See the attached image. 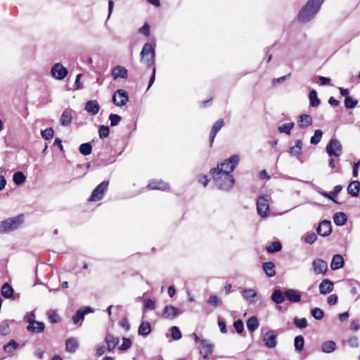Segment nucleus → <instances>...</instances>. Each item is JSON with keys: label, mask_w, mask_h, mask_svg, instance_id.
<instances>
[{"label": "nucleus", "mask_w": 360, "mask_h": 360, "mask_svg": "<svg viewBox=\"0 0 360 360\" xmlns=\"http://www.w3.org/2000/svg\"><path fill=\"white\" fill-rule=\"evenodd\" d=\"M324 0H309L299 13V20L307 22L311 20L319 11Z\"/></svg>", "instance_id": "1"}, {"label": "nucleus", "mask_w": 360, "mask_h": 360, "mask_svg": "<svg viewBox=\"0 0 360 360\" xmlns=\"http://www.w3.org/2000/svg\"><path fill=\"white\" fill-rule=\"evenodd\" d=\"M211 173L215 184L219 189L227 191L233 188L235 179L232 174L216 172V171Z\"/></svg>", "instance_id": "2"}, {"label": "nucleus", "mask_w": 360, "mask_h": 360, "mask_svg": "<svg viewBox=\"0 0 360 360\" xmlns=\"http://www.w3.org/2000/svg\"><path fill=\"white\" fill-rule=\"evenodd\" d=\"M240 157L238 155H231L229 158L225 160L223 162L217 165V168L211 169V172H220L231 174L236 165L238 164Z\"/></svg>", "instance_id": "3"}, {"label": "nucleus", "mask_w": 360, "mask_h": 360, "mask_svg": "<svg viewBox=\"0 0 360 360\" xmlns=\"http://www.w3.org/2000/svg\"><path fill=\"white\" fill-rule=\"evenodd\" d=\"M141 61L148 67L154 65L155 60V46L150 43H146L141 51Z\"/></svg>", "instance_id": "4"}, {"label": "nucleus", "mask_w": 360, "mask_h": 360, "mask_svg": "<svg viewBox=\"0 0 360 360\" xmlns=\"http://www.w3.org/2000/svg\"><path fill=\"white\" fill-rule=\"evenodd\" d=\"M23 220V215L20 214L2 221L0 223V232H9L17 229L22 224Z\"/></svg>", "instance_id": "5"}, {"label": "nucleus", "mask_w": 360, "mask_h": 360, "mask_svg": "<svg viewBox=\"0 0 360 360\" xmlns=\"http://www.w3.org/2000/svg\"><path fill=\"white\" fill-rule=\"evenodd\" d=\"M122 343L120 345V339H107L108 349L114 350L116 347L120 351H125L131 346V339H122Z\"/></svg>", "instance_id": "6"}, {"label": "nucleus", "mask_w": 360, "mask_h": 360, "mask_svg": "<svg viewBox=\"0 0 360 360\" xmlns=\"http://www.w3.org/2000/svg\"><path fill=\"white\" fill-rule=\"evenodd\" d=\"M326 150L330 157H340L342 153V144L336 139H331L326 145Z\"/></svg>", "instance_id": "7"}, {"label": "nucleus", "mask_w": 360, "mask_h": 360, "mask_svg": "<svg viewBox=\"0 0 360 360\" xmlns=\"http://www.w3.org/2000/svg\"><path fill=\"white\" fill-rule=\"evenodd\" d=\"M109 185L108 181H103L97 186L92 191L91 195L88 198L90 202H95L101 200L105 192L107 191Z\"/></svg>", "instance_id": "8"}, {"label": "nucleus", "mask_w": 360, "mask_h": 360, "mask_svg": "<svg viewBox=\"0 0 360 360\" xmlns=\"http://www.w3.org/2000/svg\"><path fill=\"white\" fill-rule=\"evenodd\" d=\"M257 210L259 215L265 217L269 212V197L266 195L260 196L257 201Z\"/></svg>", "instance_id": "9"}, {"label": "nucleus", "mask_w": 360, "mask_h": 360, "mask_svg": "<svg viewBox=\"0 0 360 360\" xmlns=\"http://www.w3.org/2000/svg\"><path fill=\"white\" fill-rule=\"evenodd\" d=\"M311 271L316 276H324L328 271L327 262L320 258L314 259L311 262Z\"/></svg>", "instance_id": "10"}, {"label": "nucleus", "mask_w": 360, "mask_h": 360, "mask_svg": "<svg viewBox=\"0 0 360 360\" xmlns=\"http://www.w3.org/2000/svg\"><path fill=\"white\" fill-rule=\"evenodd\" d=\"M200 349V353L204 359H209V355L212 354L213 345L206 339H195Z\"/></svg>", "instance_id": "11"}, {"label": "nucleus", "mask_w": 360, "mask_h": 360, "mask_svg": "<svg viewBox=\"0 0 360 360\" xmlns=\"http://www.w3.org/2000/svg\"><path fill=\"white\" fill-rule=\"evenodd\" d=\"M68 74V69L60 63H55L51 69V76L58 80L63 79Z\"/></svg>", "instance_id": "12"}, {"label": "nucleus", "mask_w": 360, "mask_h": 360, "mask_svg": "<svg viewBox=\"0 0 360 360\" xmlns=\"http://www.w3.org/2000/svg\"><path fill=\"white\" fill-rule=\"evenodd\" d=\"M129 101V96L123 89L117 90L112 96V102L117 106H123Z\"/></svg>", "instance_id": "13"}, {"label": "nucleus", "mask_w": 360, "mask_h": 360, "mask_svg": "<svg viewBox=\"0 0 360 360\" xmlns=\"http://www.w3.org/2000/svg\"><path fill=\"white\" fill-rule=\"evenodd\" d=\"M241 294L244 300L250 304H255L258 300L257 292L254 289H243Z\"/></svg>", "instance_id": "14"}, {"label": "nucleus", "mask_w": 360, "mask_h": 360, "mask_svg": "<svg viewBox=\"0 0 360 360\" xmlns=\"http://www.w3.org/2000/svg\"><path fill=\"white\" fill-rule=\"evenodd\" d=\"M182 311L172 305H167L163 310V316L167 319H174L182 314Z\"/></svg>", "instance_id": "15"}, {"label": "nucleus", "mask_w": 360, "mask_h": 360, "mask_svg": "<svg viewBox=\"0 0 360 360\" xmlns=\"http://www.w3.org/2000/svg\"><path fill=\"white\" fill-rule=\"evenodd\" d=\"M111 75L114 80L127 79L128 77V71L124 67L117 65L112 68Z\"/></svg>", "instance_id": "16"}, {"label": "nucleus", "mask_w": 360, "mask_h": 360, "mask_svg": "<svg viewBox=\"0 0 360 360\" xmlns=\"http://www.w3.org/2000/svg\"><path fill=\"white\" fill-rule=\"evenodd\" d=\"M317 233L321 236H328L332 231L331 223L330 221H322L317 227Z\"/></svg>", "instance_id": "17"}, {"label": "nucleus", "mask_w": 360, "mask_h": 360, "mask_svg": "<svg viewBox=\"0 0 360 360\" xmlns=\"http://www.w3.org/2000/svg\"><path fill=\"white\" fill-rule=\"evenodd\" d=\"M334 288V283L329 279H323L319 285V292L326 295L331 292Z\"/></svg>", "instance_id": "18"}, {"label": "nucleus", "mask_w": 360, "mask_h": 360, "mask_svg": "<svg viewBox=\"0 0 360 360\" xmlns=\"http://www.w3.org/2000/svg\"><path fill=\"white\" fill-rule=\"evenodd\" d=\"M312 118L309 115H302L298 117L297 124L301 129H306L312 124Z\"/></svg>", "instance_id": "19"}, {"label": "nucleus", "mask_w": 360, "mask_h": 360, "mask_svg": "<svg viewBox=\"0 0 360 360\" xmlns=\"http://www.w3.org/2000/svg\"><path fill=\"white\" fill-rule=\"evenodd\" d=\"M285 296L291 302H299L301 300V293L294 289H288L284 292Z\"/></svg>", "instance_id": "20"}, {"label": "nucleus", "mask_w": 360, "mask_h": 360, "mask_svg": "<svg viewBox=\"0 0 360 360\" xmlns=\"http://www.w3.org/2000/svg\"><path fill=\"white\" fill-rule=\"evenodd\" d=\"M72 120V110L70 109H65L60 117V123L62 126L68 127L70 126Z\"/></svg>", "instance_id": "21"}, {"label": "nucleus", "mask_w": 360, "mask_h": 360, "mask_svg": "<svg viewBox=\"0 0 360 360\" xmlns=\"http://www.w3.org/2000/svg\"><path fill=\"white\" fill-rule=\"evenodd\" d=\"M148 186L153 190L165 191L169 188V184L161 180H151Z\"/></svg>", "instance_id": "22"}, {"label": "nucleus", "mask_w": 360, "mask_h": 360, "mask_svg": "<svg viewBox=\"0 0 360 360\" xmlns=\"http://www.w3.org/2000/svg\"><path fill=\"white\" fill-rule=\"evenodd\" d=\"M344 266V259L342 255L337 254L333 255L330 263L332 270H338Z\"/></svg>", "instance_id": "23"}, {"label": "nucleus", "mask_w": 360, "mask_h": 360, "mask_svg": "<svg viewBox=\"0 0 360 360\" xmlns=\"http://www.w3.org/2000/svg\"><path fill=\"white\" fill-rule=\"evenodd\" d=\"M92 309L91 307H86L84 309H79L77 310L75 315L72 316V321L75 324H77L79 322L83 321L84 317L86 314L89 312H91Z\"/></svg>", "instance_id": "24"}, {"label": "nucleus", "mask_w": 360, "mask_h": 360, "mask_svg": "<svg viewBox=\"0 0 360 360\" xmlns=\"http://www.w3.org/2000/svg\"><path fill=\"white\" fill-rule=\"evenodd\" d=\"M100 109V106L98 103L94 100V101H89L86 103L85 110L90 113L92 115H96Z\"/></svg>", "instance_id": "25"}, {"label": "nucleus", "mask_w": 360, "mask_h": 360, "mask_svg": "<svg viewBox=\"0 0 360 360\" xmlns=\"http://www.w3.org/2000/svg\"><path fill=\"white\" fill-rule=\"evenodd\" d=\"M360 191V182L359 181H352L347 187V192L353 197H357Z\"/></svg>", "instance_id": "26"}, {"label": "nucleus", "mask_w": 360, "mask_h": 360, "mask_svg": "<svg viewBox=\"0 0 360 360\" xmlns=\"http://www.w3.org/2000/svg\"><path fill=\"white\" fill-rule=\"evenodd\" d=\"M224 126V120H218L213 125L211 132H210V143L212 144L214 141V139L218 133V131L221 129V128Z\"/></svg>", "instance_id": "27"}, {"label": "nucleus", "mask_w": 360, "mask_h": 360, "mask_svg": "<svg viewBox=\"0 0 360 360\" xmlns=\"http://www.w3.org/2000/svg\"><path fill=\"white\" fill-rule=\"evenodd\" d=\"M347 216L344 212H340L334 214L333 221L337 226H343L347 222Z\"/></svg>", "instance_id": "28"}, {"label": "nucleus", "mask_w": 360, "mask_h": 360, "mask_svg": "<svg viewBox=\"0 0 360 360\" xmlns=\"http://www.w3.org/2000/svg\"><path fill=\"white\" fill-rule=\"evenodd\" d=\"M263 270L269 277H273L276 274L275 266L273 262H267L263 264Z\"/></svg>", "instance_id": "29"}, {"label": "nucleus", "mask_w": 360, "mask_h": 360, "mask_svg": "<svg viewBox=\"0 0 360 360\" xmlns=\"http://www.w3.org/2000/svg\"><path fill=\"white\" fill-rule=\"evenodd\" d=\"M66 350L68 352L73 353L79 347V342L77 339H67Z\"/></svg>", "instance_id": "30"}, {"label": "nucleus", "mask_w": 360, "mask_h": 360, "mask_svg": "<svg viewBox=\"0 0 360 360\" xmlns=\"http://www.w3.org/2000/svg\"><path fill=\"white\" fill-rule=\"evenodd\" d=\"M336 344L333 340H328L322 343L321 350L325 353H330L335 349Z\"/></svg>", "instance_id": "31"}, {"label": "nucleus", "mask_w": 360, "mask_h": 360, "mask_svg": "<svg viewBox=\"0 0 360 360\" xmlns=\"http://www.w3.org/2000/svg\"><path fill=\"white\" fill-rule=\"evenodd\" d=\"M285 295L280 290H275L271 295V300L276 304H281L285 300Z\"/></svg>", "instance_id": "32"}, {"label": "nucleus", "mask_w": 360, "mask_h": 360, "mask_svg": "<svg viewBox=\"0 0 360 360\" xmlns=\"http://www.w3.org/2000/svg\"><path fill=\"white\" fill-rule=\"evenodd\" d=\"M258 327L259 321L256 316H251L248 319L247 321V328L250 331L253 332L257 330Z\"/></svg>", "instance_id": "33"}, {"label": "nucleus", "mask_w": 360, "mask_h": 360, "mask_svg": "<svg viewBox=\"0 0 360 360\" xmlns=\"http://www.w3.org/2000/svg\"><path fill=\"white\" fill-rule=\"evenodd\" d=\"M41 325H37V324H27V330L30 332L34 333H39L42 332L44 330V323L43 322H41Z\"/></svg>", "instance_id": "34"}, {"label": "nucleus", "mask_w": 360, "mask_h": 360, "mask_svg": "<svg viewBox=\"0 0 360 360\" xmlns=\"http://www.w3.org/2000/svg\"><path fill=\"white\" fill-rule=\"evenodd\" d=\"M302 143L301 140H297L294 146L290 148L291 155L297 156L301 153Z\"/></svg>", "instance_id": "35"}, {"label": "nucleus", "mask_w": 360, "mask_h": 360, "mask_svg": "<svg viewBox=\"0 0 360 360\" xmlns=\"http://www.w3.org/2000/svg\"><path fill=\"white\" fill-rule=\"evenodd\" d=\"M13 180L16 185H22L25 182L26 176L22 172H16L13 174Z\"/></svg>", "instance_id": "36"}, {"label": "nucleus", "mask_w": 360, "mask_h": 360, "mask_svg": "<svg viewBox=\"0 0 360 360\" xmlns=\"http://www.w3.org/2000/svg\"><path fill=\"white\" fill-rule=\"evenodd\" d=\"M150 323L148 322H143L139 328V335L143 336L147 335L150 333Z\"/></svg>", "instance_id": "37"}, {"label": "nucleus", "mask_w": 360, "mask_h": 360, "mask_svg": "<svg viewBox=\"0 0 360 360\" xmlns=\"http://www.w3.org/2000/svg\"><path fill=\"white\" fill-rule=\"evenodd\" d=\"M310 105L312 107H318L320 104V100L317 96V93L315 90L310 91L309 95Z\"/></svg>", "instance_id": "38"}, {"label": "nucleus", "mask_w": 360, "mask_h": 360, "mask_svg": "<svg viewBox=\"0 0 360 360\" xmlns=\"http://www.w3.org/2000/svg\"><path fill=\"white\" fill-rule=\"evenodd\" d=\"M13 294V290L8 283H4L1 288V295L6 298H10Z\"/></svg>", "instance_id": "39"}, {"label": "nucleus", "mask_w": 360, "mask_h": 360, "mask_svg": "<svg viewBox=\"0 0 360 360\" xmlns=\"http://www.w3.org/2000/svg\"><path fill=\"white\" fill-rule=\"evenodd\" d=\"M294 125L295 124L293 122L285 123L280 126L278 130L279 131L280 133H284L289 135Z\"/></svg>", "instance_id": "40"}, {"label": "nucleus", "mask_w": 360, "mask_h": 360, "mask_svg": "<svg viewBox=\"0 0 360 360\" xmlns=\"http://www.w3.org/2000/svg\"><path fill=\"white\" fill-rule=\"evenodd\" d=\"M323 136V132L320 129H316L314 131V135L310 139V143L313 145L318 144Z\"/></svg>", "instance_id": "41"}, {"label": "nucleus", "mask_w": 360, "mask_h": 360, "mask_svg": "<svg viewBox=\"0 0 360 360\" xmlns=\"http://www.w3.org/2000/svg\"><path fill=\"white\" fill-rule=\"evenodd\" d=\"M79 152L84 155H90L92 152V146L89 143H82L79 146Z\"/></svg>", "instance_id": "42"}, {"label": "nucleus", "mask_w": 360, "mask_h": 360, "mask_svg": "<svg viewBox=\"0 0 360 360\" xmlns=\"http://www.w3.org/2000/svg\"><path fill=\"white\" fill-rule=\"evenodd\" d=\"M36 316L34 313V311L27 312L25 316V321L30 324H37V325H41L40 321H37L35 320Z\"/></svg>", "instance_id": "43"}, {"label": "nucleus", "mask_w": 360, "mask_h": 360, "mask_svg": "<svg viewBox=\"0 0 360 360\" xmlns=\"http://www.w3.org/2000/svg\"><path fill=\"white\" fill-rule=\"evenodd\" d=\"M281 244L279 242L274 241L266 247V250L269 252L274 253L280 251L281 250Z\"/></svg>", "instance_id": "44"}, {"label": "nucleus", "mask_w": 360, "mask_h": 360, "mask_svg": "<svg viewBox=\"0 0 360 360\" xmlns=\"http://www.w3.org/2000/svg\"><path fill=\"white\" fill-rule=\"evenodd\" d=\"M358 103V101L351 96H347L345 99V108L348 109H352L356 107Z\"/></svg>", "instance_id": "45"}, {"label": "nucleus", "mask_w": 360, "mask_h": 360, "mask_svg": "<svg viewBox=\"0 0 360 360\" xmlns=\"http://www.w3.org/2000/svg\"><path fill=\"white\" fill-rule=\"evenodd\" d=\"M18 347V343L14 340H11L8 344L4 346L6 352H12Z\"/></svg>", "instance_id": "46"}, {"label": "nucleus", "mask_w": 360, "mask_h": 360, "mask_svg": "<svg viewBox=\"0 0 360 360\" xmlns=\"http://www.w3.org/2000/svg\"><path fill=\"white\" fill-rule=\"evenodd\" d=\"M53 134L54 131L51 127L41 131V136L46 140L51 139L53 136Z\"/></svg>", "instance_id": "47"}, {"label": "nucleus", "mask_w": 360, "mask_h": 360, "mask_svg": "<svg viewBox=\"0 0 360 360\" xmlns=\"http://www.w3.org/2000/svg\"><path fill=\"white\" fill-rule=\"evenodd\" d=\"M10 326L7 323H2L0 324V335L6 336L10 334Z\"/></svg>", "instance_id": "48"}, {"label": "nucleus", "mask_w": 360, "mask_h": 360, "mask_svg": "<svg viewBox=\"0 0 360 360\" xmlns=\"http://www.w3.org/2000/svg\"><path fill=\"white\" fill-rule=\"evenodd\" d=\"M311 313L312 316L317 320L321 319L323 316V310L319 308H317V307L311 309Z\"/></svg>", "instance_id": "49"}, {"label": "nucleus", "mask_w": 360, "mask_h": 360, "mask_svg": "<svg viewBox=\"0 0 360 360\" xmlns=\"http://www.w3.org/2000/svg\"><path fill=\"white\" fill-rule=\"evenodd\" d=\"M99 136L101 139H104L108 136L109 135V127L108 126L101 125L99 127Z\"/></svg>", "instance_id": "50"}, {"label": "nucleus", "mask_w": 360, "mask_h": 360, "mask_svg": "<svg viewBox=\"0 0 360 360\" xmlns=\"http://www.w3.org/2000/svg\"><path fill=\"white\" fill-rule=\"evenodd\" d=\"M109 120L110 121V125L114 127L117 126L120 123L121 121V117L116 114H110L109 116Z\"/></svg>", "instance_id": "51"}, {"label": "nucleus", "mask_w": 360, "mask_h": 360, "mask_svg": "<svg viewBox=\"0 0 360 360\" xmlns=\"http://www.w3.org/2000/svg\"><path fill=\"white\" fill-rule=\"evenodd\" d=\"M207 303L214 307H218L220 305V300L217 295H211L208 300Z\"/></svg>", "instance_id": "52"}, {"label": "nucleus", "mask_w": 360, "mask_h": 360, "mask_svg": "<svg viewBox=\"0 0 360 360\" xmlns=\"http://www.w3.org/2000/svg\"><path fill=\"white\" fill-rule=\"evenodd\" d=\"M145 309L154 310L155 309V301L151 299H146L144 301Z\"/></svg>", "instance_id": "53"}, {"label": "nucleus", "mask_w": 360, "mask_h": 360, "mask_svg": "<svg viewBox=\"0 0 360 360\" xmlns=\"http://www.w3.org/2000/svg\"><path fill=\"white\" fill-rule=\"evenodd\" d=\"M49 319L51 323H55L59 322L60 316L55 311H50L49 312Z\"/></svg>", "instance_id": "54"}, {"label": "nucleus", "mask_w": 360, "mask_h": 360, "mask_svg": "<svg viewBox=\"0 0 360 360\" xmlns=\"http://www.w3.org/2000/svg\"><path fill=\"white\" fill-rule=\"evenodd\" d=\"M317 239V236L314 233H308L305 238V243L308 244H313Z\"/></svg>", "instance_id": "55"}, {"label": "nucleus", "mask_w": 360, "mask_h": 360, "mask_svg": "<svg viewBox=\"0 0 360 360\" xmlns=\"http://www.w3.org/2000/svg\"><path fill=\"white\" fill-rule=\"evenodd\" d=\"M233 327L238 333H242L244 328L243 321L240 319L236 321L233 323Z\"/></svg>", "instance_id": "56"}, {"label": "nucleus", "mask_w": 360, "mask_h": 360, "mask_svg": "<svg viewBox=\"0 0 360 360\" xmlns=\"http://www.w3.org/2000/svg\"><path fill=\"white\" fill-rule=\"evenodd\" d=\"M295 324L300 328H304L307 326V320L305 319H295Z\"/></svg>", "instance_id": "57"}, {"label": "nucleus", "mask_w": 360, "mask_h": 360, "mask_svg": "<svg viewBox=\"0 0 360 360\" xmlns=\"http://www.w3.org/2000/svg\"><path fill=\"white\" fill-rule=\"evenodd\" d=\"M263 342L264 345L269 348H274L277 345L276 339H263Z\"/></svg>", "instance_id": "58"}, {"label": "nucleus", "mask_w": 360, "mask_h": 360, "mask_svg": "<svg viewBox=\"0 0 360 360\" xmlns=\"http://www.w3.org/2000/svg\"><path fill=\"white\" fill-rule=\"evenodd\" d=\"M120 326L126 331L130 328V324L127 318H123L119 323Z\"/></svg>", "instance_id": "59"}, {"label": "nucleus", "mask_w": 360, "mask_h": 360, "mask_svg": "<svg viewBox=\"0 0 360 360\" xmlns=\"http://www.w3.org/2000/svg\"><path fill=\"white\" fill-rule=\"evenodd\" d=\"M304 339H295V347L296 350L301 351L303 349Z\"/></svg>", "instance_id": "60"}, {"label": "nucleus", "mask_w": 360, "mask_h": 360, "mask_svg": "<svg viewBox=\"0 0 360 360\" xmlns=\"http://www.w3.org/2000/svg\"><path fill=\"white\" fill-rule=\"evenodd\" d=\"M172 338H181L179 328L177 326H173L171 328Z\"/></svg>", "instance_id": "61"}, {"label": "nucleus", "mask_w": 360, "mask_h": 360, "mask_svg": "<svg viewBox=\"0 0 360 360\" xmlns=\"http://www.w3.org/2000/svg\"><path fill=\"white\" fill-rule=\"evenodd\" d=\"M139 32L144 34L145 36H149L150 34V27L147 23H145L139 29Z\"/></svg>", "instance_id": "62"}, {"label": "nucleus", "mask_w": 360, "mask_h": 360, "mask_svg": "<svg viewBox=\"0 0 360 360\" xmlns=\"http://www.w3.org/2000/svg\"><path fill=\"white\" fill-rule=\"evenodd\" d=\"M337 302H338V296L335 294L330 295L327 298V302L329 305H334L337 303Z\"/></svg>", "instance_id": "63"}, {"label": "nucleus", "mask_w": 360, "mask_h": 360, "mask_svg": "<svg viewBox=\"0 0 360 360\" xmlns=\"http://www.w3.org/2000/svg\"><path fill=\"white\" fill-rule=\"evenodd\" d=\"M319 79L321 85H330L331 79L328 77L321 76Z\"/></svg>", "instance_id": "64"}]
</instances>
